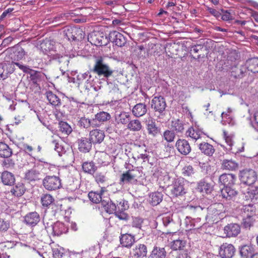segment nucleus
Returning <instances> with one entry per match:
<instances>
[{"label":"nucleus","instance_id":"4468645a","mask_svg":"<svg viewBox=\"0 0 258 258\" xmlns=\"http://www.w3.org/2000/svg\"><path fill=\"white\" fill-rule=\"evenodd\" d=\"M175 147L178 151L183 155H188L191 150L188 142L185 139H178L176 141Z\"/></svg>","mask_w":258,"mask_h":258},{"label":"nucleus","instance_id":"603ef678","mask_svg":"<svg viewBox=\"0 0 258 258\" xmlns=\"http://www.w3.org/2000/svg\"><path fill=\"white\" fill-rule=\"evenodd\" d=\"M130 120V115L126 112H123L119 114L116 118V120L118 123H120L122 124H125L129 123Z\"/></svg>","mask_w":258,"mask_h":258},{"label":"nucleus","instance_id":"6ab92c4d","mask_svg":"<svg viewBox=\"0 0 258 258\" xmlns=\"http://www.w3.org/2000/svg\"><path fill=\"white\" fill-rule=\"evenodd\" d=\"M82 33L83 31L80 29L70 27L67 29L66 36L69 41H70L71 39L73 41L79 40L83 38Z\"/></svg>","mask_w":258,"mask_h":258},{"label":"nucleus","instance_id":"864d4df0","mask_svg":"<svg viewBox=\"0 0 258 258\" xmlns=\"http://www.w3.org/2000/svg\"><path fill=\"white\" fill-rule=\"evenodd\" d=\"M95 116H96V119H98L99 122L106 121L109 120L111 118L109 113L104 111H101L97 113Z\"/></svg>","mask_w":258,"mask_h":258},{"label":"nucleus","instance_id":"cd10ccee","mask_svg":"<svg viewBox=\"0 0 258 258\" xmlns=\"http://www.w3.org/2000/svg\"><path fill=\"white\" fill-rule=\"evenodd\" d=\"M186 125L184 121L179 119H175L171 122V126L175 133H182L184 130V126Z\"/></svg>","mask_w":258,"mask_h":258},{"label":"nucleus","instance_id":"338daca9","mask_svg":"<svg viewBox=\"0 0 258 258\" xmlns=\"http://www.w3.org/2000/svg\"><path fill=\"white\" fill-rule=\"evenodd\" d=\"M50 43L49 41L43 42L40 45L41 49L44 54H46L50 49Z\"/></svg>","mask_w":258,"mask_h":258},{"label":"nucleus","instance_id":"e433bc0d","mask_svg":"<svg viewBox=\"0 0 258 258\" xmlns=\"http://www.w3.org/2000/svg\"><path fill=\"white\" fill-rule=\"evenodd\" d=\"M245 64L249 71L253 73H258V58L253 57L248 59Z\"/></svg>","mask_w":258,"mask_h":258},{"label":"nucleus","instance_id":"393cba45","mask_svg":"<svg viewBox=\"0 0 258 258\" xmlns=\"http://www.w3.org/2000/svg\"><path fill=\"white\" fill-rule=\"evenodd\" d=\"M120 241L122 246L131 247L135 242V236L127 233L121 234L120 237Z\"/></svg>","mask_w":258,"mask_h":258},{"label":"nucleus","instance_id":"ddd939ff","mask_svg":"<svg viewBox=\"0 0 258 258\" xmlns=\"http://www.w3.org/2000/svg\"><path fill=\"white\" fill-rule=\"evenodd\" d=\"M109 37L116 45L122 47L126 43V38L120 33L116 31H113L110 32Z\"/></svg>","mask_w":258,"mask_h":258},{"label":"nucleus","instance_id":"473e14b6","mask_svg":"<svg viewBox=\"0 0 258 258\" xmlns=\"http://www.w3.org/2000/svg\"><path fill=\"white\" fill-rule=\"evenodd\" d=\"M238 165L231 159H224L221 163V168L224 170L234 171L238 168Z\"/></svg>","mask_w":258,"mask_h":258},{"label":"nucleus","instance_id":"a19ab883","mask_svg":"<svg viewBox=\"0 0 258 258\" xmlns=\"http://www.w3.org/2000/svg\"><path fill=\"white\" fill-rule=\"evenodd\" d=\"M12 150L7 145L0 142V156L3 158H8L12 155Z\"/></svg>","mask_w":258,"mask_h":258},{"label":"nucleus","instance_id":"b1692460","mask_svg":"<svg viewBox=\"0 0 258 258\" xmlns=\"http://www.w3.org/2000/svg\"><path fill=\"white\" fill-rule=\"evenodd\" d=\"M198 146L201 152L207 156H212L215 151L214 147L207 142H203L199 144Z\"/></svg>","mask_w":258,"mask_h":258},{"label":"nucleus","instance_id":"4be33fe9","mask_svg":"<svg viewBox=\"0 0 258 258\" xmlns=\"http://www.w3.org/2000/svg\"><path fill=\"white\" fill-rule=\"evenodd\" d=\"M198 190L201 192L211 193L213 189V185L208 182L207 179L204 178L198 183Z\"/></svg>","mask_w":258,"mask_h":258},{"label":"nucleus","instance_id":"69168bd1","mask_svg":"<svg viewBox=\"0 0 258 258\" xmlns=\"http://www.w3.org/2000/svg\"><path fill=\"white\" fill-rule=\"evenodd\" d=\"M15 66H18L20 70L23 71L24 73H30L32 71V70L29 68L28 67L26 66L23 65L19 62H14Z\"/></svg>","mask_w":258,"mask_h":258},{"label":"nucleus","instance_id":"c85d7f7f","mask_svg":"<svg viewBox=\"0 0 258 258\" xmlns=\"http://www.w3.org/2000/svg\"><path fill=\"white\" fill-rule=\"evenodd\" d=\"M163 195L162 192L156 191L149 196V202L153 206L159 205L163 200Z\"/></svg>","mask_w":258,"mask_h":258},{"label":"nucleus","instance_id":"3c124183","mask_svg":"<svg viewBox=\"0 0 258 258\" xmlns=\"http://www.w3.org/2000/svg\"><path fill=\"white\" fill-rule=\"evenodd\" d=\"M142 127L141 122L138 119H134L129 121L127 125V128L133 131H139L142 128Z\"/></svg>","mask_w":258,"mask_h":258},{"label":"nucleus","instance_id":"7ed1b4c3","mask_svg":"<svg viewBox=\"0 0 258 258\" xmlns=\"http://www.w3.org/2000/svg\"><path fill=\"white\" fill-rule=\"evenodd\" d=\"M171 187V194L173 197H182L187 192L186 181L183 178L175 179Z\"/></svg>","mask_w":258,"mask_h":258},{"label":"nucleus","instance_id":"c9c22d12","mask_svg":"<svg viewBox=\"0 0 258 258\" xmlns=\"http://www.w3.org/2000/svg\"><path fill=\"white\" fill-rule=\"evenodd\" d=\"M11 58L15 61L23 59L26 55L24 49L20 46L15 47L13 48V53L11 54Z\"/></svg>","mask_w":258,"mask_h":258},{"label":"nucleus","instance_id":"0eeeda50","mask_svg":"<svg viewBox=\"0 0 258 258\" xmlns=\"http://www.w3.org/2000/svg\"><path fill=\"white\" fill-rule=\"evenodd\" d=\"M43 185L48 190H53L61 185L59 178L55 176H47L43 180Z\"/></svg>","mask_w":258,"mask_h":258},{"label":"nucleus","instance_id":"2eb2a0df","mask_svg":"<svg viewBox=\"0 0 258 258\" xmlns=\"http://www.w3.org/2000/svg\"><path fill=\"white\" fill-rule=\"evenodd\" d=\"M238 194V191L231 186H226L221 189L220 196L226 201L233 200Z\"/></svg>","mask_w":258,"mask_h":258},{"label":"nucleus","instance_id":"2f4dec72","mask_svg":"<svg viewBox=\"0 0 258 258\" xmlns=\"http://www.w3.org/2000/svg\"><path fill=\"white\" fill-rule=\"evenodd\" d=\"M101 205L104 210L109 214H113L117 210V207L109 198L103 199Z\"/></svg>","mask_w":258,"mask_h":258},{"label":"nucleus","instance_id":"09e8293b","mask_svg":"<svg viewBox=\"0 0 258 258\" xmlns=\"http://www.w3.org/2000/svg\"><path fill=\"white\" fill-rule=\"evenodd\" d=\"M197 218L192 219L191 217H186L185 219V222L186 225L188 224V222L190 223V227H196L199 228L202 225V224H198L201 221V218L199 216H197Z\"/></svg>","mask_w":258,"mask_h":258},{"label":"nucleus","instance_id":"0e129e2a","mask_svg":"<svg viewBox=\"0 0 258 258\" xmlns=\"http://www.w3.org/2000/svg\"><path fill=\"white\" fill-rule=\"evenodd\" d=\"M114 213L120 220H126L127 219V215L124 212V211L120 210L119 206H118V210H116Z\"/></svg>","mask_w":258,"mask_h":258},{"label":"nucleus","instance_id":"f704fd0d","mask_svg":"<svg viewBox=\"0 0 258 258\" xmlns=\"http://www.w3.org/2000/svg\"><path fill=\"white\" fill-rule=\"evenodd\" d=\"M54 198L49 194H42L40 198V202L44 208H49L54 203Z\"/></svg>","mask_w":258,"mask_h":258},{"label":"nucleus","instance_id":"c756f323","mask_svg":"<svg viewBox=\"0 0 258 258\" xmlns=\"http://www.w3.org/2000/svg\"><path fill=\"white\" fill-rule=\"evenodd\" d=\"M241 210L243 217H256V209L253 205H244Z\"/></svg>","mask_w":258,"mask_h":258},{"label":"nucleus","instance_id":"774afa93","mask_svg":"<svg viewBox=\"0 0 258 258\" xmlns=\"http://www.w3.org/2000/svg\"><path fill=\"white\" fill-rule=\"evenodd\" d=\"M221 11L224 14L223 15L221 14V19L224 21H228L230 20H232L233 18L230 15V13L228 12L227 11H224L223 9H221Z\"/></svg>","mask_w":258,"mask_h":258},{"label":"nucleus","instance_id":"7c9ffc66","mask_svg":"<svg viewBox=\"0 0 258 258\" xmlns=\"http://www.w3.org/2000/svg\"><path fill=\"white\" fill-rule=\"evenodd\" d=\"M203 133L201 129L196 126L190 127L186 132L185 135L192 139L197 140L201 138V135Z\"/></svg>","mask_w":258,"mask_h":258},{"label":"nucleus","instance_id":"aec40b11","mask_svg":"<svg viewBox=\"0 0 258 258\" xmlns=\"http://www.w3.org/2000/svg\"><path fill=\"white\" fill-rule=\"evenodd\" d=\"M205 213H207L206 218L211 219L212 221H218L220 219L219 217L221 212L216 207V205H211L205 208Z\"/></svg>","mask_w":258,"mask_h":258},{"label":"nucleus","instance_id":"13d9d810","mask_svg":"<svg viewBox=\"0 0 258 258\" xmlns=\"http://www.w3.org/2000/svg\"><path fill=\"white\" fill-rule=\"evenodd\" d=\"M185 245V242L183 240L177 239L174 240L171 245V248L174 250H180Z\"/></svg>","mask_w":258,"mask_h":258},{"label":"nucleus","instance_id":"e2e57ef3","mask_svg":"<svg viewBox=\"0 0 258 258\" xmlns=\"http://www.w3.org/2000/svg\"><path fill=\"white\" fill-rule=\"evenodd\" d=\"M194 173V169L190 165L185 166L182 169V174L184 176H191Z\"/></svg>","mask_w":258,"mask_h":258},{"label":"nucleus","instance_id":"ea45409f","mask_svg":"<svg viewBox=\"0 0 258 258\" xmlns=\"http://www.w3.org/2000/svg\"><path fill=\"white\" fill-rule=\"evenodd\" d=\"M166 252L163 247L155 246L154 247L151 254V258H165Z\"/></svg>","mask_w":258,"mask_h":258},{"label":"nucleus","instance_id":"5fc2aeb1","mask_svg":"<svg viewBox=\"0 0 258 258\" xmlns=\"http://www.w3.org/2000/svg\"><path fill=\"white\" fill-rule=\"evenodd\" d=\"M242 225L245 228H250L252 226L255 221V217H243Z\"/></svg>","mask_w":258,"mask_h":258},{"label":"nucleus","instance_id":"4c0bfd02","mask_svg":"<svg viewBox=\"0 0 258 258\" xmlns=\"http://www.w3.org/2000/svg\"><path fill=\"white\" fill-rule=\"evenodd\" d=\"M186 208L189 213L195 217L202 216L204 213H205V208H202L200 206L188 205Z\"/></svg>","mask_w":258,"mask_h":258},{"label":"nucleus","instance_id":"39448f33","mask_svg":"<svg viewBox=\"0 0 258 258\" xmlns=\"http://www.w3.org/2000/svg\"><path fill=\"white\" fill-rule=\"evenodd\" d=\"M240 176L241 182L248 185L253 184L257 179L256 172L251 169H245L240 171Z\"/></svg>","mask_w":258,"mask_h":258},{"label":"nucleus","instance_id":"20e7f679","mask_svg":"<svg viewBox=\"0 0 258 258\" xmlns=\"http://www.w3.org/2000/svg\"><path fill=\"white\" fill-rule=\"evenodd\" d=\"M151 107L158 117L160 118V116L164 115L166 107L165 98L161 96L154 97L151 100Z\"/></svg>","mask_w":258,"mask_h":258},{"label":"nucleus","instance_id":"9d476101","mask_svg":"<svg viewBox=\"0 0 258 258\" xmlns=\"http://www.w3.org/2000/svg\"><path fill=\"white\" fill-rule=\"evenodd\" d=\"M236 180V176L232 173H223L219 177L218 179L219 183L224 185V187L233 185Z\"/></svg>","mask_w":258,"mask_h":258},{"label":"nucleus","instance_id":"58836bf2","mask_svg":"<svg viewBox=\"0 0 258 258\" xmlns=\"http://www.w3.org/2000/svg\"><path fill=\"white\" fill-rule=\"evenodd\" d=\"M1 179L4 184L8 185H12L15 180L14 175L8 171H5L2 173Z\"/></svg>","mask_w":258,"mask_h":258},{"label":"nucleus","instance_id":"a211bd4d","mask_svg":"<svg viewBox=\"0 0 258 258\" xmlns=\"http://www.w3.org/2000/svg\"><path fill=\"white\" fill-rule=\"evenodd\" d=\"M78 144L79 151L86 153L90 151L93 143L89 138L82 137L78 139Z\"/></svg>","mask_w":258,"mask_h":258},{"label":"nucleus","instance_id":"37998d69","mask_svg":"<svg viewBox=\"0 0 258 258\" xmlns=\"http://www.w3.org/2000/svg\"><path fill=\"white\" fill-rule=\"evenodd\" d=\"M52 230L54 235L60 236L63 233L64 225L63 223L57 221L52 226Z\"/></svg>","mask_w":258,"mask_h":258},{"label":"nucleus","instance_id":"412c9836","mask_svg":"<svg viewBox=\"0 0 258 258\" xmlns=\"http://www.w3.org/2000/svg\"><path fill=\"white\" fill-rule=\"evenodd\" d=\"M74 128L75 125L72 127L66 122V134L68 135V136L66 137V144L71 145L76 139L77 133L74 130Z\"/></svg>","mask_w":258,"mask_h":258},{"label":"nucleus","instance_id":"680f3d73","mask_svg":"<svg viewBox=\"0 0 258 258\" xmlns=\"http://www.w3.org/2000/svg\"><path fill=\"white\" fill-rule=\"evenodd\" d=\"M79 124L81 127L88 128L90 126V119L85 117H81L79 121Z\"/></svg>","mask_w":258,"mask_h":258},{"label":"nucleus","instance_id":"f8f14e48","mask_svg":"<svg viewBox=\"0 0 258 258\" xmlns=\"http://www.w3.org/2000/svg\"><path fill=\"white\" fill-rule=\"evenodd\" d=\"M224 232L227 237H236L240 232V227L236 223L228 224L224 227Z\"/></svg>","mask_w":258,"mask_h":258},{"label":"nucleus","instance_id":"f257e3e1","mask_svg":"<svg viewBox=\"0 0 258 258\" xmlns=\"http://www.w3.org/2000/svg\"><path fill=\"white\" fill-rule=\"evenodd\" d=\"M142 176V172L140 167H135L128 169L123 172L120 177L119 183L120 185L124 184H135L139 178Z\"/></svg>","mask_w":258,"mask_h":258},{"label":"nucleus","instance_id":"6e6d98bb","mask_svg":"<svg viewBox=\"0 0 258 258\" xmlns=\"http://www.w3.org/2000/svg\"><path fill=\"white\" fill-rule=\"evenodd\" d=\"M89 39H90V42L96 46H102L103 37L101 36H97L95 34H92L90 35Z\"/></svg>","mask_w":258,"mask_h":258},{"label":"nucleus","instance_id":"052dcab7","mask_svg":"<svg viewBox=\"0 0 258 258\" xmlns=\"http://www.w3.org/2000/svg\"><path fill=\"white\" fill-rule=\"evenodd\" d=\"M9 227V222L8 220L0 218V231H6Z\"/></svg>","mask_w":258,"mask_h":258},{"label":"nucleus","instance_id":"423d86ee","mask_svg":"<svg viewBox=\"0 0 258 258\" xmlns=\"http://www.w3.org/2000/svg\"><path fill=\"white\" fill-rule=\"evenodd\" d=\"M235 251V248L233 244L223 243L218 249V255L221 258H232Z\"/></svg>","mask_w":258,"mask_h":258},{"label":"nucleus","instance_id":"1a4fd4ad","mask_svg":"<svg viewBox=\"0 0 258 258\" xmlns=\"http://www.w3.org/2000/svg\"><path fill=\"white\" fill-rule=\"evenodd\" d=\"M15 70V64L11 62H4L0 64V79L3 80L8 78L9 74H12Z\"/></svg>","mask_w":258,"mask_h":258},{"label":"nucleus","instance_id":"de8ad7c7","mask_svg":"<svg viewBox=\"0 0 258 258\" xmlns=\"http://www.w3.org/2000/svg\"><path fill=\"white\" fill-rule=\"evenodd\" d=\"M162 137L167 142L171 143L175 138V133L172 130H166L163 133Z\"/></svg>","mask_w":258,"mask_h":258},{"label":"nucleus","instance_id":"4d7b16f0","mask_svg":"<svg viewBox=\"0 0 258 258\" xmlns=\"http://www.w3.org/2000/svg\"><path fill=\"white\" fill-rule=\"evenodd\" d=\"M96 182L98 183H103L106 181V173L105 172H97L93 175Z\"/></svg>","mask_w":258,"mask_h":258},{"label":"nucleus","instance_id":"dca6fc26","mask_svg":"<svg viewBox=\"0 0 258 258\" xmlns=\"http://www.w3.org/2000/svg\"><path fill=\"white\" fill-rule=\"evenodd\" d=\"M162 220L163 225L168 228L167 233L176 232L177 225L173 221L172 216H170L169 215L165 214L163 216Z\"/></svg>","mask_w":258,"mask_h":258},{"label":"nucleus","instance_id":"bb28decb","mask_svg":"<svg viewBox=\"0 0 258 258\" xmlns=\"http://www.w3.org/2000/svg\"><path fill=\"white\" fill-rule=\"evenodd\" d=\"M147 111V105L143 103L135 105L132 109V113L136 117H141L145 115Z\"/></svg>","mask_w":258,"mask_h":258},{"label":"nucleus","instance_id":"5701e85b","mask_svg":"<svg viewBox=\"0 0 258 258\" xmlns=\"http://www.w3.org/2000/svg\"><path fill=\"white\" fill-rule=\"evenodd\" d=\"M24 221L27 225L34 226L40 221L39 215L36 212H30L25 216Z\"/></svg>","mask_w":258,"mask_h":258},{"label":"nucleus","instance_id":"49530a36","mask_svg":"<svg viewBox=\"0 0 258 258\" xmlns=\"http://www.w3.org/2000/svg\"><path fill=\"white\" fill-rule=\"evenodd\" d=\"M46 96L49 102L54 106H58L60 104V99L58 97L51 91L46 93Z\"/></svg>","mask_w":258,"mask_h":258},{"label":"nucleus","instance_id":"8fccbe9b","mask_svg":"<svg viewBox=\"0 0 258 258\" xmlns=\"http://www.w3.org/2000/svg\"><path fill=\"white\" fill-rule=\"evenodd\" d=\"M143 219L139 217H133L130 225L132 228H135L139 232L142 228Z\"/></svg>","mask_w":258,"mask_h":258},{"label":"nucleus","instance_id":"c03bdc74","mask_svg":"<svg viewBox=\"0 0 258 258\" xmlns=\"http://www.w3.org/2000/svg\"><path fill=\"white\" fill-rule=\"evenodd\" d=\"M40 173L35 169L28 170L25 174V178L29 181H35L40 179Z\"/></svg>","mask_w":258,"mask_h":258},{"label":"nucleus","instance_id":"79ce46f5","mask_svg":"<svg viewBox=\"0 0 258 258\" xmlns=\"http://www.w3.org/2000/svg\"><path fill=\"white\" fill-rule=\"evenodd\" d=\"M26 189L24 184L22 183H18L12 189L11 192L13 195L17 197H21L22 196Z\"/></svg>","mask_w":258,"mask_h":258},{"label":"nucleus","instance_id":"6e6552de","mask_svg":"<svg viewBox=\"0 0 258 258\" xmlns=\"http://www.w3.org/2000/svg\"><path fill=\"white\" fill-rule=\"evenodd\" d=\"M146 128L149 136L155 138L161 134L160 125L156 123L155 120L152 118L146 122Z\"/></svg>","mask_w":258,"mask_h":258},{"label":"nucleus","instance_id":"72a5a7b5","mask_svg":"<svg viewBox=\"0 0 258 258\" xmlns=\"http://www.w3.org/2000/svg\"><path fill=\"white\" fill-rule=\"evenodd\" d=\"M82 169L85 173L93 175L97 169V167L93 161H86L82 164Z\"/></svg>","mask_w":258,"mask_h":258},{"label":"nucleus","instance_id":"f3484780","mask_svg":"<svg viewBox=\"0 0 258 258\" xmlns=\"http://www.w3.org/2000/svg\"><path fill=\"white\" fill-rule=\"evenodd\" d=\"M132 253L134 257L136 258H143L146 257L147 254V247L144 244H137L132 249Z\"/></svg>","mask_w":258,"mask_h":258},{"label":"nucleus","instance_id":"9b49d317","mask_svg":"<svg viewBox=\"0 0 258 258\" xmlns=\"http://www.w3.org/2000/svg\"><path fill=\"white\" fill-rule=\"evenodd\" d=\"M105 138L104 132L99 129H94L90 132L89 139L93 144H100Z\"/></svg>","mask_w":258,"mask_h":258},{"label":"nucleus","instance_id":"a18cd8bd","mask_svg":"<svg viewBox=\"0 0 258 258\" xmlns=\"http://www.w3.org/2000/svg\"><path fill=\"white\" fill-rule=\"evenodd\" d=\"M88 197L91 202L95 204H102V201L104 199L102 197V192L90 191L88 194Z\"/></svg>","mask_w":258,"mask_h":258},{"label":"nucleus","instance_id":"f03ea898","mask_svg":"<svg viewBox=\"0 0 258 258\" xmlns=\"http://www.w3.org/2000/svg\"><path fill=\"white\" fill-rule=\"evenodd\" d=\"M90 71L96 74L98 76L108 78L112 76L113 71L109 66L105 63L102 57H100L96 59L95 64Z\"/></svg>","mask_w":258,"mask_h":258},{"label":"nucleus","instance_id":"a878e982","mask_svg":"<svg viewBox=\"0 0 258 258\" xmlns=\"http://www.w3.org/2000/svg\"><path fill=\"white\" fill-rule=\"evenodd\" d=\"M254 253V247L249 245H244L240 247V254L243 258H252Z\"/></svg>","mask_w":258,"mask_h":258},{"label":"nucleus","instance_id":"bf43d9fd","mask_svg":"<svg viewBox=\"0 0 258 258\" xmlns=\"http://www.w3.org/2000/svg\"><path fill=\"white\" fill-rule=\"evenodd\" d=\"M247 197L252 201L255 202L258 199V189H250L247 192Z\"/></svg>","mask_w":258,"mask_h":258}]
</instances>
